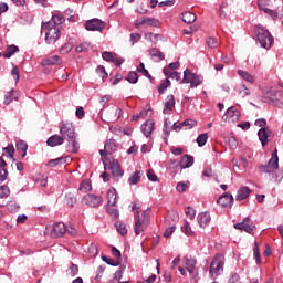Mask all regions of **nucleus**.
<instances>
[{
  "mask_svg": "<svg viewBox=\"0 0 283 283\" xmlns=\"http://www.w3.org/2000/svg\"><path fill=\"white\" fill-rule=\"evenodd\" d=\"M182 233H186V235H191L193 231H191V226H189L188 221H185V224L181 227Z\"/></svg>",
  "mask_w": 283,
  "mask_h": 283,
  "instance_id": "nucleus-57",
  "label": "nucleus"
},
{
  "mask_svg": "<svg viewBox=\"0 0 283 283\" xmlns=\"http://www.w3.org/2000/svg\"><path fill=\"white\" fill-rule=\"evenodd\" d=\"M271 0H258V8L261 12H265L269 10V4Z\"/></svg>",
  "mask_w": 283,
  "mask_h": 283,
  "instance_id": "nucleus-43",
  "label": "nucleus"
},
{
  "mask_svg": "<svg viewBox=\"0 0 283 283\" xmlns=\"http://www.w3.org/2000/svg\"><path fill=\"white\" fill-rule=\"evenodd\" d=\"M229 283H241L240 282V274H238L237 272L231 273L230 279H229Z\"/></svg>",
  "mask_w": 283,
  "mask_h": 283,
  "instance_id": "nucleus-63",
  "label": "nucleus"
},
{
  "mask_svg": "<svg viewBox=\"0 0 283 283\" xmlns=\"http://www.w3.org/2000/svg\"><path fill=\"white\" fill-rule=\"evenodd\" d=\"M105 25L106 23L104 21L96 18L85 22V29L88 30V32H103Z\"/></svg>",
  "mask_w": 283,
  "mask_h": 283,
  "instance_id": "nucleus-6",
  "label": "nucleus"
},
{
  "mask_svg": "<svg viewBox=\"0 0 283 283\" xmlns=\"http://www.w3.org/2000/svg\"><path fill=\"white\" fill-rule=\"evenodd\" d=\"M65 21L62 15L55 14L49 22L42 23L41 34L44 36H61V23Z\"/></svg>",
  "mask_w": 283,
  "mask_h": 283,
  "instance_id": "nucleus-1",
  "label": "nucleus"
},
{
  "mask_svg": "<svg viewBox=\"0 0 283 283\" xmlns=\"http://www.w3.org/2000/svg\"><path fill=\"white\" fill-rule=\"evenodd\" d=\"M67 163V157H59L56 159H51L48 163V167H57V165H65Z\"/></svg>",
  "mask_w": 283,
  "mask_h": 283,
  "instance_id": "nucleus-35",
  "label": "nucleus"
},
{
  "mask_svg": "<svg viewBox=\"0 0 283 283\" xmlns=\"http://www.w3.org/2000/svg\"><path fill=\"white\" fill-rule=\"evenodd\" d=\"M115 56H116V53H112V52H107V51L102 53V59L104 61H107L108 63H113Z\"/></svg>",
  "mask_w": 283,
  "mask_h": 283,
  "instance_id": "nucleus-46",
  "label": "nucleus"
},
{
  "mask_svg": "<svg viewBox=\"0 0 283 283\" xmlns=\"http://www.w3.org/2000/svg\"><path fill=\"white\" fill-rule=\"evenodd\" d=\"M273 36H258L255 38V43L263 48L264 50H271L273 45Z\"/></svg>",
  "mask_w": 283,
  "mask_h": 283,
  "instance_id": "nucleus-16",
  "label": "nucleus"
},
{
  "mask_svg": "<svg viewBox=\"0 0 283 283\" xmlns=\"http://www.w3.org/2000/svg\"><path fill=\"white\" fill-rule=\"evenodd\" d=\"M62 63H63V60H61L59 55H53L42 60L41 65L45 67L48 65H62Z\"/></svg>",
  "mask_w": 283,
  "mask_h": 283,
  "instance_id": "nucleus-19",
  "label": "nucleus"
},
{
  "mask_svg": "<svg viewBox=\"0 0 283 283\" xmlns=\"http://www.w3.org/2000/svg\"><path fill=\"white\" fill-rule=\"evenodd\" d=\"M136 28H140V25H153L154 28H158L160 25V22L157 19L153 18H139L136 21Z\"/></svg>",
  "mask_w": 283,
  "mask_h": 283,
  "instance_id": "nucleus-17",
  "label": "nucleus"
},
{
  "mask_svg": "<svg viewBox=\"0 0 283 283\" xmlns=\"http://www.w3.org/2000/svg\"><path fill=\"white\" fill-rule=\"evenodd\" d=\"M264 14H268V17H270L273 21H275L279 17L277 11L272 10V9L265 10Z\"/></svg>",
  "mask_w": 283,
  "mask_h": 283,
  "instance_id": "nucleus-60",
  "label": "nucleus"
},
{
  "mask_svg": "<svg viewBox=\"0 0 283 283\" xmlns=\"http://www.w3.org/2000/svg\"><path fill=\"white\" fill-rule=\"evenodd\" d=\"M63 143H65V139L60 135H52L46 140V145H49V147H59V145H63Z\"/></svg>",
  "mask_w": 283,
  "mask_h": 283,
  "instance_id": "nucleus-21",
  "label": "nucleus"
},
{
  "mask_svg": "<svg viewBox=\"0 0 283 283\" xmlns=\"http://www.w3.org/2000/svg\"><path fill=\"white\" fill-rule=\"evenodd\" d=\"M205 77L201 74L192 73L191 70L186 69L184 71V78L181 83H189L191 88L202 85Z\"/></svg>",
  "mask_w": 283,
  "mask_h": 283,
  "instance_id": "nucleus-3",
  "label": "nucleus"
},
{
  "mask_svg": "<svg viewBox=\"0 0 283 283\" xmlns=\"http://www.w3.org/2000/svg\"><path fill=\"white\" fill-rule=\"evenodd\" d=\"M255 36H271V32L268 31L263 25H256L254 28Z\"/></svg>",
  "mask_w": 283,
  "mask_h": 283,
  "instance_id": "nucleus-32",
  "label": "nucleus"
},
{
  "mask_svg": "<svg viewBox=\"0 0 283 283\" xmlns=\"http://www.w3.org/2000/svg\"><path fill=\"white\" fill-rule=\"evenodd\" d=\"M253 258L256 264H262V259L260 258V244L258 242H254Z\"/></svg>",
  "mask_w": 283,
  "mask_h": 283,
  "instance_id": "nucleus-38",
  "label": "nucleus"
},
{
  "mask_svg": "<svg viewBox=\"0 0 283 283\" xmlns=\"http://www.w3.org/2000/svg\"><path fill=\"white\" fill-rule=\"evenodd\" d=\"M251 93H249V88H247V85L241 84L240 88H239V95L241 98H244L247 96H249Z\"/></svg>",
  "mask_w": 283,
  "mask_h": 283,
  "instance_id": "nucleus-55",
  "label": "nucleus"
},
{
  "mask_svg": "<svg viewBox=\"0 0 283 283\" xmlns=\"http://www.w3.org/2000/svg\"><path fill=\"white\" fill-rule=\"evenodd\" d=\"M280 158L277 157V149L272 151V157L269 160L268 165H265V174H273L275 169L280 167Z\"/></svg>",
  "mask_w": 283,
  "mask_h": 283,
  "instance_id": "nucleus-11",
  "label": "nucleus"
},
{
  "mask_svg": "<svg viewBox=\"0 0 283 283\" xmlns=\"http://www.w3.org/2000/svg\"><path fill=\"white\" fill-rule=\"evenodd\" d=\"M135 234L140 235L145 229L149 227V210L142 212L135 217Z\"/></svg>",
  "mask_w": 283,
  "mask_h": 283,
  "instance_id": "nucleus-4",
  "label": "nucleus"
},
{
  "mask_svg": "<svg viewBox=\"0 0 283 283\" xmlns=\"http://www.w3.org/2000/svg\"><path fill=\"white\" fill-rule=\"evenodd\" d=\"M175 107H176V97H174V95H168L164 104V113L174 112Z\"/></svg>",
  "mask_w": 283,
  "mask_h": 283,
  "instance_id": "nucleus-25",
  "label": "nucleus"
},
{
  "mask_svg": "<svg viewBox=\"0 0 283 283\" xmlns=\"http://www.w3.org/2000/svg\"><path fill=\"white\" fill-rule=\"evenodd\" d=\"M184 262L189 273H193V271H196V264H198V261L196 260V258L186 255L184 258Z\"/></svg>",
  "mask_w": 283,
  "mask_h": 283,
  "instance_id": "nucleus-20",
  "label": "nucleus"
},
{
  "mask_svg": "<svg viewBox=\"0 0 283 283\" xmlns=\"http://www.w3.org/2000/svg\"><path fill=\"white\" fill-rule=\"evenodd\" d=\"M250 193H251V189H249V187H247V186H243L238 190L235 200L239 202L242 200H247V198H249Z\"/></svg>",
  "mask_w": 283,
  "mask_h": 283,
  "instance_id": "nucleus-26",
  "label": "nucleus"
},
{
  "mask_svg": "<svg viewBox=\"0 0 283 283\" xmlns=\"http://www.w3.org/2000/svg\"><path fill=\"white\" fill-rule=\"evenodd\" d=\"M82 202L87 207L96 208L103 205V198L101 196L88 193L83 197Z\"/></svg>",
  "mask_w": 283,
  "mask_h": 283,
  "instance_id": "nucleus-10",
  "label": "nucleus"
},
{
  "mask_svg": "<svg viewBox=\"0 0 283 283\" xmlns=\"http://www.w3.org/2000/svg\"><path fill=\"white\" fill-rule=\"evenodd\" d=\"M176 189H177L178 193H185V191H187V189H189V181L178 182Z\"/></svg>",
  "mask_w": 283,
  "mask_h": 283,
  "instance_id": "nucleus-48",
  "label": "nucleus"
},
{
  "mask_svg": "<svg viewBox=\"0 0 283 283\" xmlns=\"http://www.w3.org/2000/svg\"><path fill=\"white\" fill-rule=\"evenodd\" d=\"M72 140V146H67L66 150L70 151L71 154H78V149H81V145L78 144V140H76V137L74 139H69Z\"/></svg>",
  "mask_w": 283,
  "mask_h": 283,
  "instance_id": "nucleus-34",
  "label": "nucleus"
},
{
  "mask_svg": "<svg viewBox=\"0 0 283 283\" xmlns=\"http://www.w3.org/2000/svg\"><path fill=\"white\" fill-rule=\"evenodd\" d=\"M76 52H90L92 50V44L88 42H83L82 44L76 46Z\"/></svg>",
  "mask_w": 283,
  "mask_h": 283,
  "instance_id": "nucleus-45",
  "label": "nucleus"
},
{
  "mask_svg": "<svg viewBox=\"0 0 283 283\" xmlns=\"http://www.w3.org/2000/svg\"><path fill=\"white\" fill-rule=\"evenodd\" d=\"M116 149V142L114 139H108L104 145V150H99L101 158L105 168H107L108 165L107 160H109L111 155L114 154Z\"/></svg>",
  "mask_w": 283,
  "mask_h": 283,
  "instance_id": "nucleus-5",
  "label": "nucleus"
},
{
  "mask_svg": "<svg viewBox=\"0 0 283 283\" xmlns=\"http://www.w3.org/2000/svg\"><path fill=\"white\" fill-rule=\"evenodd\" d=\"M137 72H139L140 74H143V76H146L147 78H151L149 71H147V69H145V63H140L137 66Z\"/></svg>",
  "mask_w": 283,
  "mask_h": 283,
  "instance_id": "nucleus-50",
  "label": "nucleus"
},
{
  "mask_svg": "<svg viewBox=\"0 0 283 283\" xmlns=\"http://www.w3.org/2000/svg\"><path fill=\"white\" fill-rule=\"evenodd\" d=\"M60 134L65 140H74V138H76L72 123L62 124L60 126Z\"/></svg>",
  "mask_w": 283,
  "mask_h": 283,
  "instance_id": "nucleus-7",
  "label": "nucleus"
},
{
  "mask_svg": "<svg viewBox=\"0 0 283 283\" xmlns=\"http://www.w3.org/2000/svg\"><path fill=\"white\" fill-rule=\"evenodd\" d=\"M207 140H209V135L207 133L199 135L197 137L198 147H205L207 145Z\"/></svg>",
  "mask_w": 283,
  "mask_h": 283,
  "instance_id": "nucleus-42",
  "label": "nucleus"
},
{
  "mask_svg": "<svg viewBox=\"0 0 283 283\" xmlns=\"http://www.w3.org/2000/svg\"><path fill=\"white\" fill-rule=\"evenodd\" d=\"M10 196V188L8 186H0V199Z\"/></svg>",
  "mask_w": 283,
  "mask_h": 283,
  "instance_id": "nucleus-56",
  "label": "nucleus"
},
{
  "mask_svg": "<svg viewBox=\"0 0 283 283\" xmlns=\"http://www.w3.org/2000/svg\"><path fill=\"white\" fill-rule=\"evenodd\" d=\"M17 97H14V90H11L8 92V94L4 95V105H10Z\"/></svg>",
  "mask_w": 283,
  "mask_h": 283,
  "instance_id": "nucleus-49",
  "label": "nucleus"
},
{
  "mask_svg": "<svg viewBox=\"0 0 283 283\" xmlns=\"http://www.w3.org/2000/svg\"><path fill=\"white\" fill-rule=\"evenodd\" d=\"M182 125L184 129H193V127L198 125V122H196L195 119H186L182 122Z\"/></svg>",
  "mask_w": 283,
  "mask_h": 283,
  "instance_id": "nucleus-47",
  "label": "nucleus"
},
{
  "mask_svg": "<svg viewBox=\"0 0 283 283\" xmlns=\"http://www.w3.org/2000/svg\"><path fill=\"white\" fill-rule=\"evenodd\" d=\"M18 151H22V158H25L28 154V144L23 140H20L15 144Z\"/></svg>",
  "mask_w": 283,
  "mask_h": 283,
  "instance_id": "nucleus-36",
  "label": "nucleus"
},
{
  "mask_svg": "<svg viewBox=\"0 0 283 283\" xmlns=\"http://www.w3.org/2000/svg\"><path fill=\"white\" fill-rule=\"evenodd\" d=\"M107 212L109 213V216H114V218H118L119 216L118 208H116V206L108 207Z\"/></svg>",
  "mask_w": 283,
  "mask_h": 283,
  "instance_id": "nucleus-59",
  "label": "nucleus"
},
{
  "mask_svg": "<svg viewBox=\"0 0 283 283\" xmlns=\"http://www.w3.org/2000/svg\"><path fill=\"white\" fill-rule=\"evenodd\" d=\"M193 156L191 155H184L181 157V161H172L171 165H175V167H178V165L181 167V169H189V167H193Z\"/></svg>",
  "mask_w": 283,
  "mask_h": 283,
  "instance_id": "nucleus-13",
  "label": "nucleus"
},
{
  "mask_svg": "<svg viewBox=\"0 0 283 283\" xmlns=\"http://www.w3.org/2000/svg\"><path fill=\"white\" fill-rule=\"evenodd\" d=\"M218 205L224 209H231L233 207V195L226 192L218 199Z\"/></svg>",
  "mask_w": 283,
  "mask_h": 283,
  "instance_id": "nucleus-15",
  "label": "nucleus"
},
{
  "mask_svg": "<svg viewBox=\"0 0 283 283\" xmlns=\"http://www.w3.org/2000/svg\"><path fill=\"white\" fill-rule=\"evenodd\" d=\"M140 129L144 136H146V138H149L151 136V132H154V120H146V123L142 125Z\"/></svg>",
  "mask_w": 283,
  "mask_h": 283,
  "instance_id": "nucleus-23",
  "label": "nucleus"
},
{
  "mask_svg": "<svg viewBox=\"0 0 283 283\" xmlns=\"http://www.w3.org/2000/svg\"><path fill=\"white\" fill-rule=\"evenodd\" d=\"M78 191L81 193H90V191H92V181H90V179L82 180L78 187Z\"/></svg>",
  "mask_w": 283,
  "mask_h": 283,
  "instance_id": "nucleus-28",
  "label": "nucleus"
},
{
  "mask_svg": "<svg viewBox=\"0 0 283 283\" xmlns=\"http://www.w3.org/2000/svg\"><path fill=\"white\" fill-rule=\"evenodd\" d=\"M163 134H164V136H163L164 140H167V138H169V134H170L169 127L167 126V120L164 122Z\"/></svg>",
  "mask_w": 283,
  "mask_h": 283,
  "instance_id": "nucleus-64",
  "label": "nucleus"
},
{
  "mask_svg": "<svg viewBox=\"0 0 283 283\" xmlns=\"http://www.w3.org/2000/svg\"><path fill=\"white\" fill-rule=\"evenodd\" d=\"M15 52H19V46L12 44L8 45L4 53L2 54L3 59H12L14 56Z\"/></svg>",
  "mask_w": 283,
  "mask_h": 283,
  "instance_id": "nucleus-30",
  "label": "nucleus"
},
{
  "mask_svg": "<svg viewBox=\"0 0 283 283\" xmlns=\"http://www.w3.org/2000/svg\"><path fill=\"white\" fill-rule=\"evenodd\" d=\"M96 72L98 75H101L102 78H107V72L105 71V66H97Z\"/></svg>",
  "mask_w": 283,
  "mask_h": 283,
  "instance_id": "nucleus-62",
  "label": "nucleus"
},
{
  "mask_svg": "<svg viewBox=\"0 0 283 283\" xmlns=\"http://www.w3.org/2000/svg\"><path fill=\"white\" fill-rule=\"evenodd\" d=\"M140 178H143V170H136L129 178L128 185H138L140 182Z\"/></svg>",
  "mask_w": 283,
  "mask_h": 283,
  "instance_id": "nucleus-31",
  "label": "nucleus"
},
{
  "mask_svg": "<svg viewBox=\"0 0 283 283\" xmlns=\"http://www.w3.org/2000/svg\"><path fill=\"white\" fill-rule=\"evenodd\" d=\"M185 213L190 220H193V218H196V210L191 207H187Z\"/></svg>",
  "mask_w": 283,
  "mask_h": 283,
  "instance_id": "nucleus-58",
  "label": "nucleus"
},
{
  "mask_svg": "<svg viewBox=\"0 0 283 283\" xmlns=\"http://www.w3.org/2000/svg\"><path fill=\"white\" fill-rule=\"evenodd\" d=\"M106 198L108 200V207H116V203L118 202V193L116 192V189H108Z\"/></svg>",
  "mask_w": 283,
  "mask_h": 283,
  "instance_id": "nucleus-22",
  "label": "nucleus"
},
{
  "mask_svg": "<svg viewBox=\"0 0 283 283\" xmlns=\"http://www.w3.org/2000/svg\"><path fill=\"white\" fill-rule=\"evenodd\" d=\"M35 182L40 185V187H46L48 186V177L44 175H39L35 179Z\"/></svg>",
  "mask_w": 283,
  "mask_h": 283,
  "instance_id": "nucleus-51",
  "label": "nucleus"
},
{
  "mask_svg": "<svg viewBox=\"0 0 283 283\" xmlns=\"http://www.w3.org/2000/svg\"><path fill=\"white\" fill-rule=\"evenodd\" d=\"M258 136L260 143L262 144V147H266V145H269V136H271V129L266 127L260 128L258 132Z\"/></svg>",
  "mask_w": 283,
  "mask_h": 283,
  "instance_id": "nucleus-18",
  "label": "nucleus"
},
{
  "mask_svg": "<svg viewBox=\"0 0 283 283\" xmlns=\"http://www.w3.org/2000/svg\"><path fill=\"white\" fill-rule=\"evenodd\" d=\"M65 202L69 207H74V205H76V202H77L76 195H74L73 192L66 193Z\"/></svg>",
  "mask_w": 283,
  "mask_h": 283,
  "instance_id": "nucleus-37",
  "label": "nucleus"
},
{
  "mask_svg": "<svg viewBox=\"0 0 283 283\" xmlns=\"http://www.w3.org/2000/svg\"><path fill=\"white\" fill-rule=\"evenodd\" d=\"M165 76H168V78H176L177 81H180V73L169 71V69H164Z\"/></svg>",
  "mask_w": 283,
  "mask_h": 283,
  "instance_id": "nucleus-44",
  "label": "nucleus"
},
{
  "mask_svg": "<svg viewBox=\"0 0 283 283\" xmlns=\"http://www.w3.org/2000/svg\"><path fill=\"white\" fill-rule=\"evenodd\" d=\"M224 255L222 254H217L210 264L209 269V275L212 277V280H216V277L222 275L224 273Z\"/></svg>",
  "mask_w": 283,
  "mask_h": 283,
  "instance_id": "nucleus-2",
  "label": "nucleus"
},
{
  "mask_svg": "<svg viewBox=\"0 0 283 283\" xmlns=\"http://www.w3.org/2000/svg\"><path fill=\"white\" fill-rule=\"evenodd\" d=\"M181 19H182L184 23H188V25H189V24L196 22L197 17L195 15L193 12L186 11V12L181 13Z\"/></svg>",
  "mask_w": 283,
  "mask_h": 283,
  "instance_id": "nucleus-29",
  "label": "nucleus"
},
{
  "mask_svg": "<svg viewBox=\"0 0 283 283\" xmlns=\"http://www.w3.org/2000/svg\"><path fill=\"white\" fill-rule=\"evenodd\" d=\"M67 231V227L63 222L54 223L51 228V238H63V234H65Z\"/></svg>",
  "mask_w": 283,
  "mask_h": 283,
  "instance_id": "nucleus-12",
  "label": "nucleus"
},
{
  "mask_svg": "<svg viewBox=\"0 0 283 283\" xmlns=\"http://www.w3.org/2000/svg\"><path fill=\"white\" fill-rule=\"evenodd\" d=\"M206 43L208 48H218V45H220V40L216 36H209L206 39Z\"/></svg>",
  "mask_w": 283,
  "mask_h": 283,
  "instance_id": "nucleus-41",
  "label": "nucleus"
},
{
  "mask_svg": "<svg viewBox=\"0 0 283 283\" xmlns=\"http://www.w3.org/2000/svg\"><path fill=\"white\" fill-rule=\"evenodd\" d=\"M238 74H239V76L242 77L243 81H247V83H253V81H254L253 75H251L247 71L239 70Z\"/></svg>",
  "mask_w": 283,
  "mask_h": 283,
  "instance_id": "nucleus-40",
  "label": "nucleus"
},
{
  "mask_svg": "<svg viewBox=\"0 0 283 283\" xmlns=\"http://www.w3.org/2000/svg\"><path fill=\"white\" fill-rule=\"evenodd\" d=\"M108 167L113 174L114 178H123L124 171L120 169V164L116 159H108Z\"/></svg>",
  "mask_w": 283,
  "mask_h": 283,
  "instance_id": "nucleus-14",
  "label": "nucleus"
},
{
  "mask_svg": "<svg viewBox=\"0 0 283 283\" xmlns=\"http://www.w3.org/2000/svg\"><path fill=\"white\" fill-rule=\"evenodd\" d=\"M4 156H9V158H14V146L9 145L6 148H3Z\"/></svg>",
  "mask_w": 283,
  "mask_h": 283,
  "instance_id": "nucleus-54",
  "label": "nucleus"
},
{
  "mask_svg": "<svg viewBox=\"0 0 283 283\" xmlns=\"http://www.w3.org/2000/svg\"><path fill=\"white\" fill-rule=\"evenodd\" d=\"M69 275L71 277H76V275H78V265L72 263L69 268Z\"/></svg>",
  "mask_w": 283,
  "mask_h": 283,
  "instance_id": "nucleus-52",
  "label": "nucleus"
},
{
  "mask_svg": "<svg viewBox=\"0 0 283 283\" xmlns=\"http://www.w3.org/2000/svg\"><path fill=\"white\" fill-rule=\"evenodd\" d=\"M241 113L235 108V106L229 107L224 115H223V120L224 123H238L240 120Z\"/></svg>",
  "mask_w": 283,
  "mask_h": 283,
  "instance_id": "nucleus-8",
  "label": "nucleus"
},
{
  "mask_svg": "<svg viewBox=\"0 0 283 283\" xmlns=\"http://www.w3.org/2000/svg\"><path fill=\"white\" fill-rule=\"evenodd\" d=\"M116 230L120 235H127V226L125 223H116Z\"/></svg>",
  "mask_w": 283,
  "mask_h": 283,
  "instance_id": "nucleus-53",
  "label": "nucleus"
},
{
  "mask_svg": "<svg viewBox=\"0 0 283 283\" xmlns=\"http://www.w3.org/2000/svg\"><path fill=\"white\" fill-rule=\"evenodd\" d=\"M263 103H275L277 101V93L275 91H268L262 97Z\"/></svg>",
  "mask_w": 283,
  "mask_h": 283,
  "instance_id": "nucleus-27",
  "label": "nucleus"
},
{
  "mask_svg": "<svg viewBox=\"0 0 283 283\" xmlns=\"http://www.w3.org/2000/svg\"><path fill=\"white\" fill-rule=\"evenodd\" d=\"M150 56L157 61V63H160V61H165V55H163V52L160 50L153 48L150 50Z\"/></svg>",
  "mask_w": 283,
  "mask_h": 283,
  "instance_id": "nucleus-33",
  "label": "nucleus"
},
{
  "mask_svg": "<svg viewBox=\"0 0 283 283\" xmlns=\"http://www.w3.org/2000/svg\"><path fill=\"white\" fill-rule=\"evenodd\" d=\"M198 222L199 227H201V229H205L209 226V222H211V216L208 212H201L198 216Z\"/></svg>",
  "mask_w": 283,
  "mask_h": 283,
  "instance_id": "nucleus-24",
  "label": "nucleus"
},
{
  "mask_svg": "<svg viewBox=\"0 0 283 283\" xmlns=\"http://www.w3.org/2000/svg\"><path fill=\"white\" fill-rule=\"evenodd\" d=\"M126 81L133 85H136V83H138V73L136 71H130L126 76Z\"/></svg>",
  "mask_w": 283,
  "mask_h": 283,
  "instance_id": "nucleus-39",
  "label": "nucleus"
},
{
  "mask_svg": "<svg viewBox=\"0 0 283 283\" xmlns=\"http://www.w3.org/2000/svg\"><path fill=\"white\" fill-rule=\"evenodd\" d=\"M103 262H106L109 266H118V261H114L112 258L102 256Z\"/></svg>",
  "mask_w": 283,
  "mask_h": 283,
  "instance_id": "nucleus-61",
  "label": "nucleus"
},
{
  "mask_svg": "<svg viewBox=\"0 0 283 283\" xmlns=\"http://www.w3.org/2000/svg\"><path fill=\"white\" fill-rule=\"evenodd\" d=\"M234 229H238L239 231H245V233H249L252 235V233H255V226L251 224V219L249 217H245L242 222L235 223Z\"/></svg>",
  "mask_w": 283,
  "mask_h": 283,
  "instance_id": "nucleus-9",
  "label": "nucleus"
}]
</instances>
